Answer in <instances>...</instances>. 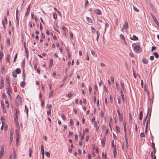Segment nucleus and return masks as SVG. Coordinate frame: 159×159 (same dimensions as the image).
<instances>
[{
	"instance_id": "nucleus-1",
	"label": "nucleus",
	"mask_w": 159,
	"mask_h": 159,
	"mask_svg": "<svg viewBox=\"0 0 159 159\" xmlns=\"http://www.w3.org/2000/svg\"><path fill=\"white\" fill-rule=\"evenodd\" d=\"M133 48L134 50L136 52L139 53L140 50V46L138 44H134L133 45Z\"/></svg>"
},
{
	"instance_id": "nucleus-2",
	"label": "nucleus",
	"mask_w": 159,
	"mask_h": 159,
	"mask_svg": "<svg viewBox=\"0 0 159 159\" xmlns=\"http://www.w3.org/2000/svg\"><path fill=\"white\" fill-rule=\"evenodd\" d=\"M16 102L18 104L20 103L21 102V99L19 95H17L16 99Z\"/></svg>"
},
{
	"instance_id": "nucleus-3",
	"label": "nucleus",
	"mask_w": 159,
	"mask_h": 159,
	"mask_svg": "<svg viewBox=\"0 0 159 159\" xmlns=\"http://www.w3.org/2000/svg\"><path fill=\"white\" fill-rule=\"evenodd\" d=\"M6 89L7 90V93L8 94V96L10 97V98H11V96L10 94V93L12 92V90L11 88L10 87L7 88Z\"/></svg>"
},
{
	"instance_id": "nucleus-4",
	"label": "nucleus",
	"mask_w": 159,
	"mask_h": 159,
	"mask_svg": "<svg viewBox=\"0 0 159 159\" xmlns=\"http://www.w3.org/2000/svg\"><path fill=\"white\" fill-rule=\"evenodd\" d=\"M128 25L127 22H126L125 23V24L123 25V27L121 29V30L122 31H123V29H128Z\"/></svg>"
},
{
	"instance_id": "nucleus-5",
	"label": "nucleus",
	"mask_w": 159,
	"mask_h": 159,
	"mask_svg": "<svg viewBox=\"0 0 159 159\" xmlns=\"http://www.w3.org/2000/svg\"><path fill=\"white\" fill-rule=\"evenodd\" d=\"M1 84L0 85V89L3 87L4 85V81L3 79L2 78L1 80Z\"/></svg>"
},
{
	"instance_id": "nucleus-6",
	"label": "nucleus",
	"mask_w": 159,
	"mask_h": 159,
	"mask_svg": "<svg viewBox=\"0 0 159 159\" xmlns=\"http://www.w3.org/2000/svg\"><path fill=\"white\" fill-rule=\"evenodd\" d=\"M14 119L15 122L18 125V116L17 114H15L14 116Z\"/></svg>"
},
{
	"instance_id": "nucleus-7",
	"label": "nucleus",
	"mask_w": 159,
	"mask_h": 159,
	"mask_svg": "<svg viewBox=\"0 0 159 159\" xmlns=\"http://www.w3.org/2000/svg\"><path fill=\"white\" fill-rule=\"evenodd\" d=\"M149 108H148V113H147V115L146 116V117H145V118L143 120V125H145V123L146 122V119H147V117H148V113H149Z\"/></svg>"
},
{
	"instance_id": "nucleus-8",
	"label": "nucleus",
	"mask_w": 159,
	"mask_h": 159,
	"mask_svg": "<svg viewBox=\"0 0 159 159\" xmlns=\"http://www.w3.org/2000/svg\"><path fill=\"white\" fill-rule=\"evenodd\" d=\"M94 12L97 14L100 15L101 14V12L98 9H96L94 11Z\"/></svg>"
},
{
	"instance_id": "nucleus-9",
	"label": "nucleus",
	"mask_w": 159,
	"mask_h": 159,
	"mask_svg": "<svg viewBox=\"0 0 159 159\" xmlns=\"http://www.w3.org/2000/svg\"><path fill=\"white\" fill-rule=\"evenodd\" d=\"M93 124H94V126L96 128V131H98L99 129V127L97 126V124L96 121H95Z\"/></svg>"
},
{
	"instance_id": "nucleus-10",
	"label": "nucleus",
	"mask_w": 159,
	"mask_h": 159,
	"mask_svg": "<svg viewBox=\"0 0 159 159\" xmlns=\"http://www.w3.org/2000/svg\"><path fill=\"white\" fill-rule=\"evenodd\" d=\"M113 155L114 158H115L116 156V147L115 145L113 151Z\"/></svg>"
},
{
	"instance_id": "nucleus-11",
	"label": "nucleus",
	"mask_w": 159,
	"mask_h": 159,
	"mask_svg": "<svg viewBox=\"0 0 159 159\" xmlns=\"http://www.w3.org/2000/svg\"><path fill=\"white\" fill-rule=\"evenodd\" d=\"M30 5H29L26 10V12L25 14L26 16H27V15H28L30 12Z\"/></svg>"
},
{
	"instance_id": "nucleus-12",
	"label": "nucleus",
	"mask_w": 159,
	"mask_h": 159,
	"mask_svg": "<svg viewBox=\"0 0 159 159\" xmlns=\"http://www.w3.org/2000/svg\"><path fill=\"white\" fill-rule=\"evenodd\" d=\"M120 84L122 90H123L124 91L125 90V86L124 83L122 81H120Z\"/></svg>"
},
{
	"instance_id": "nucleus-13",
	"label": "nucleus",
	"mask_w": 159,
	"mask_h": 159,
	"mask_svg": "<svg viewBox=\"0 0 159 159\" xmlns=\"http://www.w3.org/2000/svg\"><path fill=\"white\" fill-rule=\"evenodd\" d=\"M4 152V148H2L0 152V159L2 157L3 152Z\"/></svg>"
},
{
	"instance_id": "nucleus-14",
	"label": "nucleus",
	"mask_w": 159,
	"mask_h": 159,
	"mask_svg": "<svg viewBox=\"0 0 159 159\" xmlns=\"http://www.w3.org/2000/svg\"><path fill=\"white\" fill-rule=\"evenodd\" d=\"M106 137H103V140H101V144H102V146L103 148L105 144V140Z\"/></svg>"
},
{
	"instance_id": "nucleus-15",
	"label": "nucleus",
	"mask_w": 159,
	"mask_h": 159,
	"mask_svg": "<svg viewBox=\"0 0 159 159\" xmlns=\"http://www.w3.org/2000/svg\"><path fill=\"white\" fill-rule=\"evenodd\" d=\"M143 115V112L141 111L139 112V119L140 120H141L142 119V117Z\"/></svg>"
},
{
	"instance_id": "nucleus-16",
	"label": "nucleus",
	"mask_w": 159,
	"mask_h": 159,
	"mask_svg": "<svg viewBox=\"0 0 159 159\" xmlns=\"http://www.w3.org/2000/svg\"><path fill=\"white\" fill-rule=\"evenodd\" d=\"M7 20H2V24L3 25L4 27V29H5V24H7Z\"/></svg>"
},
{
	"instance_id": "nucleus-17",
	"label": "nucleus",
	"mask_w": 159,
	"mask_h": 159,
	"mask_svg": "<svg viewBox=\"0 0 159 159\" xmlns=\"http://www.w3.org/2000/svg\"><path fill=\"white\" fill-rule=\"evenodd\" d=\"M142 61L144 64H147L148 63V60L145 58H143Z\"/></svg>"
},
{
	"instance_id": "nucleus-18",
	"label": "nucleus",
	"mask_w": 159,
	"mask_h": 159,
	"mask_svg": "<svg viewBox=\"0 0 159 159\" xmlns=\"http://www.w3.org/2000/svg\"><path fill=\"white\" fill-rule=\"evenodd\" d=\"M5 71V67L4 66H2L1 68V72L2 74H3Z\"/></svg>"
},
{
	"instance_id": "nucleus-19",
	"label": "nucleus",
	"mask_w": 159,
	"mask_h": 159,
	"mask_svg": "<svg viewBox=\"0 0 159 159\" xmlns=\"http://www.w3.org/2000/svg\"><path fill=\"white\" fill-rule=\"evenodd\" d=\"M53 92H54L53 90H51V92H50V93H49V98H51L52 97V96H53Z\"/></svg>"
},
{
	"instance_id": "nucleus-20",
	"label": "nucleus",
	"mask_w": 159,
	"mask_h": 159,
	"mask_svg": "<svg viewBox=\"0 0 159 159\" xmlns=\"http://www.w3.org/2000/svg\"><path fill=\"white\" fill-rule=\"evenodd\" d=\"M52 106L51 104H47V109H48V110L51 111V108L52 107Z\"/></svg>"
},
{
	"instance_id": "nucleus-21",
	"label": "nucleus",
	"mask_w": 159,
	"mask_h": 159,
	"mask_svg": "<svg viewBox=\"0 0 159 159\" xmlns=\"http://www.w3.org/2000/svg\"><path fill=\"white\" fill-rule=\"evenodd\" d=\"M29 156L30 157H31V156H32V153H33V151H32V149L30 148H29Z\"/></svg>"
},
{
	"instance_id": "nucleus-22",
	"label": "nucleus",
	"mask_w": 159,
	"mask_h": 159,
	"mask_svg": "<svg viewBox=\"0 0 159 159\" xmlns=\"http://www.w3.org/2000/svg\"><path fill=\"white\" fill-rule=\"evenodd\" d=\"M119 120L120 121H122L123 120V115L119 116Z\"/></svg>"
},
{
	"instance_id": "nucleus-23",
	"label": "nucleus",
	"mask_w": 159,
	"mask_h": 159,
	"mask_svg": "<svg viewBox=\"0 0 159 159\" xmlns=\"http://www.w3.org/2000/svg\"><path fill=\"white\" fill-rule=\"evenodd\" d=\"M10 55L9 54H8L6 58V61H7L8 63H9L10 62Z\"/></svg>"
},
{
	"instance_id": "nucleus-24",
	"label": "nucleus",
	"mask_w": 159,
	"mask_h": 159,
	"mask_svg": "<svg viewBox=\"0 0 159 159\" xmlns=\"http://www.w3.org/2000/svg\"><path fill=\"white\" fill-rule=\"evenodd\" d=\"M25 111H26V114L27 115V116L28 117V109L27 107H26V105H25Z\"/></svg>"
},
{
	"instance_id": "nucleus-25",
	"label": "nucleus",
	"mask_w": 159,
	"mask_h": 159,
	"mask_svg": "<svg viewBox=\"0 0 159 159\" xmlns=\"http://www.w3.org/2000/svg\"><path fill=\"white\" fill-rule=\"evenodd\" d=\"M24 71H25L24 69H23L22 76L23 78V79L24 81L25 80V75L24 73Z\"/></svg>"
},
{
	"instance_id": "nucleus-26",
	"label": "nucleus",
	"mask_w": 159,
	"mask_h": 159,
	"mask_svg": "<svg viewBox=\"0 0 159 159\" xmlns=\"http://www.w3.org/2000/svg\"><path fill=\"white\" fill-rule=\"evenodd\" d=\"M138 38L136 36L133 35V38H131V39L134 40H136L138 39Z\"/></svg>"
},
{
	"instance_id": "nucleus-27",
	"label": "nucleus",
	"mask_w": 159,
	"mask_h": 159,
	"mask_svg": "<svg viewBox=\"0 0 159 159\" xmlns=\"http://www.w3.org/2000/svg\"><path fill=\"white\" fill-rule=\"evenodd\" d=\"M15 72L18 74H19L20 73L21 70L20 68H17Z\"/></svg>"
},
{
	"instance_id": "nucleus-28",
	"label": "nucleus",
	"mask_w": 159,
	"mask_h": 159,
	"mask_svg": "<svg viewBox=\"0 0 159 159\" xmlns=\"http://www.w3.org/2000/svg\"><path fill=\"white\" fill-rule=\"evenodd\" d=\"M120 37L121 39L123 40L125 42L124 36L123 34H120Z\"/></svg>"
},
{
	"instance_id": "nucleus-29",
	"label": "nucleus",
	"mask_w": 159,
	"mask_h": 159,
	"mask_svg": "<svg viewBox=\"0 0 159 159\" xmlns=\"http://www.w3.org/2000/svg\"><path fill=\"white\" fill-rule=\"evenodd\" d=\"M92 54L94 56V57H97V54L95 53V52L93 51H91Z\"/></svg>"
},
{
	"instance_id": "nucleus-30",
	"label": "nucleus",
	"mask_w": 159,
	"mask_h": 159,
	"mask_svg": "<svg viewBox=\"0 0 159 159\" xmlns=\"http://www.w3.org/2000/svg\"><path fill=\"white\" fill-rule=\"evenodd\" d=\"M153 55H154L156 58H158L159 57V55L157 52H154Z\"/></svg>"
},
{
	"instance_id": "nucleus-31",
	"label": "nucleus",
	"mask_w": 159,
	"mask_h": 159,
	"mask_svg": "<svg viewBox=\"0 0 159 159\" xmlns=\"http://www.w3.org/2000/svg\"><path fill=\"white\" fill-rule=\"evenodd\" d=\"M19 134H16V144H17V142H19L18 140L19 139Z\"/></svg>"
},
{
	"instance_id": "nucleus-32",
	"label": "nucleus",
	"mask_w": 159,
	"mask_h": 159,
	"mask_svg": "<svg viewBox=\"0 0 159 159\" xmlns=\"http://www.w3.org/2000/svg\"><path fill=\"white\" fill-rule=\"evenodd\" d=\"M3 55L2 51H0V59H2Z\"/></svg>"
},
{
	"instance_id": "nucleus-33",
	"label": "nucleus",
	"mask_w": 159,
	"mask_h": 159,
	"mask_svg": "<svg viewBox=\"0 0 159 159\" xmlns=\"http://www.w3.org/2000/svg\"><path fill=\"white\" fill-rule=\"evenodd\" d=\"M16 74L17 73L14 71H13L12 72V75L15 78H16L17 77V74Z\"/></svg>"
},
{
	"instance_id": "nucleus-34",
	"label": "nucleus",
	"mask_w": 159,
	"mask_h": 159,
	"mask_svg": "<svg viewBox=\"0 0 159 159\" xmlns=\"http://www.w3.org/2000/svg\"><path fill=\"white\" fill-rule=\"evenodd\" d=\"M116 132L118 133H120V130L119 127L116 125Z\"/></svg>"
},
{
	"instance_id": "nucleus-35",
	"label": "nucleus",
	"mask_w": 159,
	"mask_h": 159,
	"mask_svg": "<svg viewBox=\"0 0 159 159\" xmlns=\"http://www.w3.org/2000/svg\"><path fill=\"white\" fill-rule=\"evenodd\" d=\"M25 84V83L24 81L21 82L20 84V86L21 87H24Z\"/></svg>"
},
{
	"instance_id": "nucleus-36",
	"label": "nucleus",
	"mask_w": 159,
	"mask_h": 159,
	"mask_svg": "<svg viewBox=\"0 0 159 159\" xmlns=\"http://www.w3.org/2000/svg\"><path fill=\"white\" fill-rule=\"evenodd\" d=\"M25 60H24L23 61V62L22 63V64H21V66L22 67V68H24L25 67Z\"/></svg>"
},
{
	"instance_id": "nucleus-37",
	"label": "nucleus",
	"mask_w": 159,
	"mask_h": 159,
	"mask_svg": "<svg viewBox=\"0 0 159 159\" xmlns=\"http://www.w3.org/2000/svg\"><path fill=\"white\" fill-rule=\"evenodd\" d=\"M53 60L52 59H50V63L49 66V67H51L53 64Z\"/></svg>"
},
{
	"instance_id": "nucleus-38",
	"label": "nucleus",
	"mask_w": 159,
	"mask_h": 159,
	"mask_svg": "<svg viewBox=\"0 0 159 159\" xmlns=\"http://www.w3.org/2000/svg\"><path fill=\"white\" fill-rule=\"evenodd\" d=\"M12 83L13 85H16L17 84L16 80V79H14L12 81Z\"/></svg>"
},
{
	"instance_id": "nucleus-39",
	"label": "nucleus",
	"mask_w": 159,
	"mask_h": 159,
	"mask_svg": "<svg viewBox=\"0 0 159 159\" xmlns=\"http://www.w3.org/2000/svg\"><path fill=\"white\" fill-rule=\"evenodd\" d=\"M110 102L112 103L113 102V99H112V96L110 94Z\"/></svg>"
},
{
	"instance_id": "nucleus-40",
	"label": "nucleus",
	"mask_w": 159,
	"mask_h": 159,
	"mask_svg": "<svg viewBox=\"0 0 159 159\" xmlns=\"http://www.w3.org/2000/svg\"><path fill=\"white\" fill-rule=\"evenodd\" d=\"M41 153H44V148H43V145H41Z\"/></svg>"
},
{
	"instance_id": "nucleus-41",
	"label": "nucleus",
	"mask_w": 159,
	"mask_h": 159,
	"mask_svg": "<svg viewBox=\"0 0 159 159\" xmlns=\"http://www.w3.org/2000/svg\"><path fill=\"white\" fill-rule=\"evenodd\" d=\"M132 69H133V75H134V77L136 79V73H135L134 72V68L133 67Z\"/></svg>"
},
{
	"instance_id": "nucleus-42",
	"label": "nucleus",
	"mask_w": 159,
	"mask_h": 159,
	"mask_svg": "<svg viewBox=\"0 0 159 159\" xmlns=\"http://www.w3.org/2000/svg\"><path fill=\"white\" fill-rule=\"evenodd\" d=\"M5 103H6V104L7 105L6 107L7 108H9V103L8 101L7 100H5Z\"/></svg>"
},
{
	"instance_id": "nucleus-43",
	"label": "nucleus",
	"mask_w": 159,
	"mask_h": 159,
	"mask_svg": "<svg viewBox=\"0 0 159 159\" xmlns=\"http://www.w3.org/2000/svg\"><path fill=\"white\" fill-rule=\"evenodd\" d=\"M53 17L54 19H57V15L55 13H53Z\"/></svg>"
},
{
	"instance_id": "nucleus-44",
	"label": "nucleus",
	"mask_w": 159,
	"mask_h": 159,
	"mask_svg": "<svg viewBox=\"0 0 159 159\" xmlns=\"http://www.w3.org/2000/svg\"><path fill=\"white\" fill-rule=\"evenodd\" d=\"M120 94L121 96V97H124V94L123 93V92L122 91V89H120Z\"/></svg>"
},
{
	"instance_id": "nucleus-45",
	"label": "nucleus",
	"mask_w": 159,
	"mask_h": 159,
	"mask_svg": "<svg viewBox=\"0 0 159 159\" xmlns=\"http://www.w3.org/2000/svg\"><path fill=\"white\" fill-rule=\"evenodd\" d=\"M45 155L48 157H50V153L48 152H46Z\"/></svg>"
},
{
	"instance_id": "nucleus-46",
	"label": "nucleus",
	"mask_w": 159,
	"mask_h": 159,
	"mask_svg": "<svg viewBox=\"0 0 159 159\" xmlns=\"http://www.w3.org/2000/svg\"><path fill=\"white\" fill-rule=\"evenodd\" d=\"M151 15L153 20H157L155 16L152 13H151Z\"/></svg>"
},
{
	"instance_id": "nucleus-47",
	"label": "nucleus",
	"mask_w": 159,
	"mask_h": 159,
	"mask_svg": "<svg viewBox=\"0 0 159 159\" xmlns=\"http://www.w3.org/2000/svg\"><path fill=\"white\" fill-rule=\"evenodd\" d=\"M129 56L132 57L134 58V54L133 53H130L129 54Z\"/></svg>"
},
{
	"instance_id": "nucleus-48",
	"label": "nucleus",
	"mask_w": 159,
	"mask_h": 159,
	"mask_svg": "<svg viewBox=\"0 0 159 159\" xmlns=\"http://www.w3.org/2000/svg\"><path fill=\"white\" fill-rule=\"evenodd\" d=\"M72 93L71 92H70L68 93V97L69 98H70L72 96Z\"/></svg>"
},
{
	"instance_id": "nucleus-49",
	"label": "nucleus",
	"mask_w": 159,
	"mask_h": 159,
	"mask_svg": "<svg viewBox=\"0 0 159 159\" xmlns=\"http://www.w3.org/2000/svg\"><path fill=\"white\" fill-rule=\"evenodd\" d=\"M7 42L8 44V45L10 46V40L9 38H8L7 40Z\"/></svg>"
},
{
	"instance_id": "nucleus-50",
	"label": "nucleus",
	"mask_w": 159,
	"mask_h": 159,
	"mask_svg": "<svg viewBox=\"0 0 159 159\" xmlns=\"http://www.w3.org/2000/svg\"><path fill=\"white\" fill-rule=\"evenodd\" d=\"M17 54L16 53V55H15V56L14 57V59L13 62H16V59L17 58Z\"/></svg>"
},
{
	"instance_id": "nucleus-51",
	"label": "nucleus",
	"mask_w": 159,
	"mask_h": 159,
	"mask_svg": "<svg viewBox=\"0 0 159 159\" xmlns=\"http://www.w3.org/2000/svg\"><path fill=\"white\" fill-rule=\"evenodd\" d=\"M124 129V132L125 133V135H126V126H123Z\"/></svg>"
},
{
	"instance_id": "nucleus-52",
	"label": "nucleus",
	"mask_w": 159,
	"mask_h": 159,
	"mask_svg": "<svg viewBox=\"0 0 159 159\" xmlns=\"http://www.w3.org/2000/svg\"><path fill=\"white\" fill-rule=\"evenodd\" d=\"M145 136L143 132L141 133L140 134V137H144Z\"/></svg>"
},
{
	"instance_id": "nucleus-53",
	"label": "nucleus",
	"mask_w": 159,
	"mask_h": 159,
	"mask_svg": "<svg viewBox=\"0 0 159 159\" xmlns=\"http://www.w3.org/2000/svg\"><path fill=\"white\" fill-rule=\"evenodd\" d=\"M134 9V11H136L137 12H139V10L137 9V8L134 6L133 7Z\"/></svg>"
},
{
	"instance_id": "nucleus-54",
	"label": "nucleus",
	"mask_w": 159,
	"mask_h": 159,
	"mask_svg": "<svg viewBox=\"0 0 159 159\" xmlns=\"http://www.w3.org/2000/svg\"><path fill=\"white\" fill-rule=\"evenodd\" d=\"M95 118L94 117H93L92 120H91V123L93 124L94 123V122L95 121Z\"/></svg>"
},
{
	"instance_id": "nucleus-55",
	"label": "nucleus",
	"mask_w": 159,
	"mask_h": 159,
	"mask_svg": "<svg viewBox=\"0 0 159 159\" xmlns=\"http://www.w3.org/2000/svg\"><path fill=\"white\" fill-rule=\"evenodd\" d=\"M91 28L92 32L93 33H95V29L93 27H91Z\"/></svg>"
},
{
	"instance_id": "nucleus-56",
	"label": "nucleus",
	"mask_w": 159,
	"mask_h": 159,
	"mask_svg": "<svg viewBox=\"0 0 159 159\" xmlns=\"http://www.w3.org/2000/svg\"><path fill=\"white\" fill-rule=\"evenodd\" d=\"M13 137H10V144H11V143L12 141H13Z\"/></svg>"
},
{
	"instance_id": "nucleus-57",
	"label": "nucleus",
	"mask_w": 159,
	"mask_h": 159,
	"mask_svg": "<svg viewBox=\"0 0 159 159\" xmlns=\"http://www.w3.org/2000/svg\"><path fill=\"white\" fill-rule=\"evenodd\" d=\"M155 23L157 24V26L159 28V23H158V20H154Z\"/></svg>"
},
{
	"instance_id": "nucleus-58",
	"label": "nucleus",
	"mask_w": 159,
	"mask_h": 159,
	"mask_svg": "<svg viewBox=\"0 0 159 159\" xmlns=\"http://www.w3.org/2000/svg\"><path fill=\"white\" fill-rule=\"evenodd\" d=\"M141 85L142 88H143V81L142 80H141Z\"/></svg>"
},
{
	"instance_id": "nucleus-59",
	"label": "nucleus",
	"mask_w": 159,
	"mask_h": 159,
	"mask_svg": "<svg viewBox=\"0 0 159 159\" xmlns=\"http://www.w3.org/2000/svg\"><path fill=\"white\" fill-rule=\"evenodd\" d=\"M109 25L108 23L107 22L106 23H105V30H106V28L107 27H109Z\"/></svg>"
},
{
	"instance_id": "nucleus-60",
	"label": "nucleus",
	"mask_w": 159,
	"mask_h": 159,
	"mask_svg": "<svg viewBox=\"0 0 159 159\" xmlns=\"http://www.w3.org/2000/svg\"><path fill=\"white\" fill-rule=\"evenodd\" d=\"M51 113V111L47 110V114L48 115H50Z\"/></svg>"
},
{
	"instance_id": "nucleus-61",
	"label": "nucleus",
	"mask_w": 159,
	"mask_h": 159,
	"mask_svg": "<svg viewBox=\"0 0 159 159\" xmlns=\"http://www.w3.org/2000/svg\"><path fill=\"white\" fill-rule=\"evenodd\" d=\"M89 4V2L88 0H86L85 2V7H86Z\"/></svg>"
},
{
	"instance_id": "nucleus-62",
	"label": "nucleus",
	"mask_w": 159,
	"mask_h": 159,
	"mask_svg": "<svg viewBox=\"0 0 159 159\" xmlns=\"http://www.w3.org/2000/svg\"><path fill=\"white\" fill-rule=\"evenodd\" d=\"M41 106L42 107H43L44 106V101L43 100L41 101Z\"/></svg>"
},
{
	"instance_id": "nucleus-63",
	"label": "nucleus",
	"mask_w": 159,
	"mask_h": 159,
	"mask_svg": "<svg viewBox=\"0 0 159 159\" xmlns=\"http://www.w3.org/2000/svg\"><path fill=\"white\" fill-rule=\"evenodd\" d=\"M151 145H152V148L153 149L155 148V143L154 142H152V143L151 144Z\"/></svg>"
},
{
	"instance_id": "nucleus-64",
	"label": "nucleus",
	"mask_w": 159,
	"mask_h": 159,
	"mask_svg": "<svg viewBox=\"0 0 159 159\" xmlns=\"http://www.w3.org/2000/svg\"><path fill=\"white\" fill-rule=\"evenodd\" d=\"M156 47L155 46H152V48L151 51L152 52L153 50L156 49Z\"/></svg>"
}]
</instances>
